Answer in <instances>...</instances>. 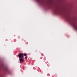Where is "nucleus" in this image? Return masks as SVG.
<instances>
[{
  "label": "nucleus",
  "mask_w": 77,
  "mask_h": 77,
  "mask_svg": "<svg viewBox=\"0 0 77 77\" xmlns=\"http://www.w3.org/2000/svg\"><path fill=\"white\" fill-rule=\"evenodd\" d=\"M72 25L75 30H77V25L74 22H72Z\"/></svg>",
  "instance_id": "nucleus-1"
},
{
  "label": "nucleus",
  "mask_w": 77,
  "mask_h": 77,
  "mask_svg": "<svg viewBox=\"0 0 77 77\" xmlns=\"http://www.w3.org/2000/svg\"><path fill=\"white\" fill-rule=\"evenodd\" d=\"M18 57L19 58H23V57H24V56H23V54H19L18 55Z\"/></svg>",
  "instance_id": "nucleus-2"
},
{
  "label": "nucleus",
  "mask_w": 77,
  "mask_h": 77,
  "mask_svg": "<svg viewBox=\"0 0 77 77\" xmlns=\"http://www.w3.org/2000/svg\"><path fill=\"white\" fill-rule=\"evenodd\" d=\"M19 60H20V63H21L22 62H24V60H23V59L20 58V59Z\"/></svg>",
  "instance_id": "nucleus-3"
},
{
  "label": "nucleus",
  "mask_w": 77,
  "mask_h": 77,
  "mask_svg": "<svg viewBox=\"0 0 77 77\" xmlns=\"http://www.w3.org/2000/svg\"><path fill=\"white\" fill-rule=\"evenodd\" d=\"M23 55H24V56H26V54L24 53V54H23Z\"/></svg>",
  "instance_id": "nucleus-4"
},
{
  "label": "nucleus",
  "mask_w": 77,
  "mask_h": 77,
  "mask_svg": "<svg viewBox=\"0 0 77 77\" xmlns=\"http://www.w3.org/2000/svg\"><path fill=\"white\" fill-rule=\"evenodd\" d=\"M25 58H26V59H27V56H26L25 57Z\"/></svg>",
  "instance_id": "nucleus-5"
}]
</instances>
